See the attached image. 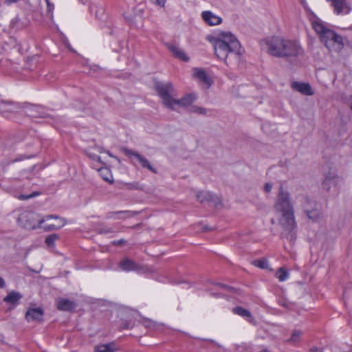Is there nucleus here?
I'll use <instances>...</instances> for the list:
<instances>
[{
  "instance_id": "nucleus-1",
  "label": "nucleus",
  "mask_w": 352,
  "mask_h": 352,
  "mask_svg": "<svg viewBox=\"0 0 352 352\" xmlns=\"http://www.w3.org/2000/svg\"><path fill=\"white\" fill-rule=\"evenodd\" d=\"M268 54L276 57L297 56L302 54L303 50L296 41L284 38L279 36H270L262 41Z\"/></svg>"
},
{
  "instance_id": "nucleus-2",
  "label": "nucleus",
  "mask_w": 352,
  "mask_h": 352,
  "mask_svg": "<svg viewBox=\"0 0 352 352\" xmlns=\"http://www.w3.org/2000/svg\"><path fill=\"white\" fill-rule=\"evenodd\" d=\"M274 208L276 212L280 215L279 223L281 226L289 232L294 231L296 228V221L292 197L289 192L285 190L282 185L278 190Z\"/></svg>"
},
{
  "instance_id": "nucleus-3",
  "label": "nucleus",
  "mask_w": 352,
  "mask_h": 352,
  "mask_svg": "<svg viewBox=\"0 0 352 352\" xmlns=\"http://www.w3.org/2000/svg\"><path fill=\"white\" fill-rule=\"evenodd\" d=\"M216 56L227 65L228 58L238 60L242 54L240 43L230 32H223L214 42Z\"/></svg>"
},
{
  "instance_id": "nucleus-4",
  "label": "nucleus",
  "mask_w": 352,
  "mask_h": 352,
  "mask_svg": "<svg viewBox=\"0 0 352 352\" xmlns=\"http://www.w3.org/2000/svg\"><path fill=\"white\" fill-rule=\"evenodd\" d=\"M312 27L322 43L330 52L340 53L344 44L341 35L329 28V25L320 19L312 22Z\"/></svg>"
},
{
  "instance_id": "nucleus-5",
  "label": "nucleus",
  "mask_w": 352,
  "mask_h": 352,
  "mask_svg": "<svg viewBox=\"0 0 352 352\" xmlns=\"http://www.w3.org/2000/svg\"><path fill=\"white\" fill-rule=\"evenodd\" d=\"M342 184V179L336 174L334 170H330L325 174L322 187L327 191L332 190L334 192H338Z\"/></svg>"
},
{
  "instance_id": "nucleus-6",
  "label": "nucleus",
  "mask_w": 352,
  "mask_h": 352,
  "mask_svg": "<svg viewBox=\"0 0 352 352\" xmlns=\"http://www.w3.org/2000/svg\"><path fill=\"white\" fill-rule=\"evenodd\" d=\"M156 90L164 104L170 109H173V103L175 100L171 96V94L174 91L173 85L170 82L158 83L156 85Z\"/></svg>"
},
{
  "instance_id": "nucleus-7",
  "label": "nucleus",
  "mask_w": 352,
  "mask_h": 352,
  "mask_svg": "<svg viewBox=\"0 0 352 352\" xmlns=\"http://www.w3.org/2000/svg\"><path fill=\"white\" fill-rule=\"evenodd\" d=\"M329 3L336 15L344 16L352 11V4L349 0H326Z\"/></svg>"
},
{
  "instance_id": "nucleus-8",
  "label": "nucleus",
  "mask_w": 352,
  "mask_h": 352,
  "mask_svg": "<svg viewBox=\"0 0 352 352\" xmlns=\"http://www.w3.org/2000/svg\"><path fill=\"white\" fill-rule=\"evenodd\" d=\"M316 202L307 197L303 198L302 208L309 219L318 221L322 218V213L315 208Z\"/></svg>"
},
{
  "instance_id": "nucleus-9",
  "label": "nucleus",
  "mask_w": 352,
  "mask_h": 352,
  "mask_svg": "<svg viewBox=\"0 0 352 352\" xmlns=\"http://www.w3.org/2000/svg\"><path fill=\"white\" fill-rule=\"evenodd\" d=\"M124 153L127 156L130 157H133L135 160H136V161L140 164L142 168H147L154 173H157L156 168L153 167V166L150 164L149 161L138 152H135L130 149H124Z\"/></svg>"
},
{
  "instance_id": "nucleus-10",
  "label": "nucleus",
  "mask_w": 352,
  "mask_h": 352,
  "mask_svg": "<svg viewBox=\"0 0 352 352\" xmlns=\"http://www.w3.org/2000/svg\"><path fill=\"white\" fill-rule=\"evenodd\" d=\"M201 17L204 22L210 26L219 25L222 22L221 16L209 10L202 12Z\"/></svg>"
},
{
  "instance_id": "nucleus-11",
  "label": "nucleus",
  "mask_w": 352,
  "mask_h": 352,
  "mask_svg": "<svg viewBox=\"0 0 352 352\" xmlns=\"http://www.w3.org/2000/svg\"><path fill=\"white\" fill-rule=\"evenodd\" d=\"M119 267L124 272L137 271L141 269L138 263L128 257H125L120 261Z\"/></svg>"
},
{
  "instance_id": "nucleus-12",
  "label": "nucleus",
  "mask_w": 352,
  "mask_h": 352,
  "mask_svg": "<svg viewBox=\"0 0 352 352\" xmlns=\"http://www.w3.org/2000/svg\"><path fill=\"white\" fill-rule=\"evenodd\" d=\"M43 316V309L41 308H32L27 311L25 318L28 322L41 321Z\"/></svg>"
},
{
  "instance_id": "nucleus-13",
  "label": "nucleus",
  "mask_w": 352,
  "mask_h": 352,
  "mask_svg": "<svg viewBox=\"0 0 352 352\" xmlns=\"http://www.w3.org/2000/svg\"><path fill=\"white\" fill-rule=\"evenodd\" d=\"M292 87L294 89L305 96H312L314 94L311 87L308 83L294 82Z\"/></svg>"
},
{
  "instance_id": "nucleus-14",
  "label": "nucleus",
  "mask_w": 352,
  "mask_h": 352,
  "mask_svg": "<svg viewBox=\"0 0 352 352\" xmlns=\"http://www.w3.org/2000/svg\"><path fill=\"white\" fill-rule=\"evenodd\" d=\"M56 302L57 308L60 311H72L76 307V303L69 299L60 298Z\"/></svg>"
},
{
  "instance_id": "nucleus-15",
  "label": "nucleus",
  "mask_w": 352,
  "mask_h": 352,
  "mask_svg": "<svg viewBox=\"0 0 352 352\" xmlns=\"http://www.w3.org/2000/svg\"><path fill=\"white\" fill-rule=\"evenodd\" d=\"M193 76L198 79L199 82L206 84L207 85V88L212 85V81L208 76L206 72L201 69H195Z\"/></svg>"
},
{
  "instance_id": "nucleus-16",
  "label": "nucleus",
  "mask_w": 352,
  "mask_h": 352,
  "mask_svg": "<svg viewBox=\"0 0 352 352\" xmlns=\"http://www.w3.org/2000/svg\"><path fill=\"white\" fill-rule=\"evenodd\" d=\"M196 99V96L193 94H187L179 100L175 99L173 103V109H175V107L182 106L186 107L190 105Z\"/></svg>"
},
{
  "instance_id": "nucleus-17",
  "label": "nucleus",
  "mask_w": 352,
  "mask_h": 352,
  "mask_svg": "<svg viewBox=\"0 0 352 352\" xmlns=\"http://www.w3.org/2000/svg\"><path fill=\"white\" fill-rule=\"evenodd\" d=\"M168 47L169 50L173 54L175 57L184 61H188L189 60V58L186 55L184 52L177 46L174 45H169Z\"/></svg>"
},
{
  "instance_id": "nucleus-18",
  "label": "nucleus",
  "mask_w": 352,
  "mask_h": 352,
  "mask_svg": "<svg viewBox=\"0 0 352 352\" xmlns=\"http://www.w3.org/2000/svg\"><path fill=\"white\" fill-rule=\"evenodd\" d=\"M67 224V221L65 219H60V222H58L56 224H47L43 225L41 228H42L45 232H50L53 230H57L62 228L64 226Z\"/></svg>"
},
{
  "instance_id": "nucleus-19",
  "label": "nucleus",
  "mask_w": 352,
  "mask_h": 352,
  "mask_svg": "<svg viewBox=\"0 0 352 352\" xmlns=\"http://www.w3.org/2000/svg\"><path fill=\"white\" fill-rule=\"evenodd\" d=\"M56 219L58 221V222H60V219H63L62 217H60L59 216H57V215H53V214H50V215H47L45 217H44L43 218L38 220V226H36L35 224H26L25 226L28 228H31V229H36L37 228H41L42 227V224L44 223V222H45L46 221H48L50 219Z\"/></svg>"
},
{
  "instance_id": "nucleus-20",
  "label": "nucleus",
  "mask_w": 352,
  "mask_h": 352,
  "mask_svg": "<svg viewBox=\"0 0 352 352\" xmlns=\"http://www.w3.org/2000/svg\"><path fill=\"white\" fill-rule=\"evenodd\" d=\"M116 350L114 342L99 344L95 346V352H113Z\"/></svg>"
},
{
  "instance_id": "nucleus-21",
  "label": "nucleus",
  "mask_w": 352,
  "mask_h": 352,
  "mask_svg": "<svg viewBox=\"0 0 352 352\" xmlns=\"http://www.w3.org/2000/svg\"><path fill=\"white\" fill-rule=\"evenodd\" d=\"M100 177L106 182L112 184L113 182V176L111 170L106 167H102L98 169Z\"/></svg>"
},
{
  "instance_id": "nucleus-22",
  "label": "nucleus",
  "mask_w": 352,
  "mask_h": 352,
  "mask_svg": "<svg viewBox=\"0 0 352 352\" xmlns=\"http://www.w3.org/2000/svg\"><path fill=\"white\" fill-rule=\"evenodd\" d=\"M21 297V295H20L19 293L16 292H11L3 298V301L14 305Z\"/></svg>"
},
{
  "instance_id": "nucleus-23",
  "label": "nucleus",
  "mask_w": 352,
  "mask_h": 352,
  "mask_svg": "<svg viewBox=\"0 0 352 352\" xmlns=\"http://www.w3.org/2000/svg\"><path fill=\"white\" fill-rule=\"evenodd\" d=\"M197 197L201 203H204V201H211L213 195L209 192H200L197 194Z\"/></svg>"
},
{
  "instance_id": "nucleus-24",
  "label": "nucleus",
  "mask_w": 352,
  "mask_h": 352,
  "mask_svg": "<svg viewBox=\"0 0 352 352\" xmlns=\"http://www.w3.org/2000/svg\"><path fill=\"white\" fill-rule=\"evenodd\" d=\"M276 277L280 282H283L288 278L289 273L285 267H280L277 270V272L276 273Z\"/></svg>"
},
{
  "instance_id": "nucleus-25",
  "label": "nucleus",
  "mask_w": 352,
  "mask_h": 352,
  "mask_svg": "<svg viewBox=\"0 0 352 352\" xmlns=\"http://www.w3.org/2000/svg\"><path fill=\"white\" fill-rule=\"evenodd\" d=\"M59 239L60 236L57 234H50L45 238V243L48 247L54 248L56 241Z\"/></svg>"
},
{
  "instance_id": "nucleus-26",
  "label": "nucleus",
  "mask_w": 352,
  "mask_h": 352,
  "mask_svg": "<svg viewBox=\"0 0 352 352\" xmlns=\"http://www.w3.org/2000/svg\"><path fill=\"white\" fill-rule=\"evenodd\" d=\"M232 311L234 314L239 315L241 316H243V317H250L251 316L250 312L248 309H245L241 307H236L233 308Z\"/></svg>"
},
{
  "instance_id": "nucleus-27",
  "label": "nucleus",
  "mask_w": 352,
  "mask_h": 352,
  "mask_svg": "<svg viewBox=\"0 0 352 352\" xmlns=\"http://www.w3.org/2000/svg\"><path fill=\"white\" fill-rule=\"evenodd\" d=\"M302 332L299 330H295L293 331L290 341L294 343H297L300 340Z\"/></svg>"
},
{
  "instance_id": "nucleus-28",
  "label": "nucleus",
  "mask_w": 352,
  "mask_h": 352,
  "mask_svg": "<svg viewBox=\"0 0 352 352\" xmlns=\"http://www.w3.org/2000/svg\"><path fill=\"white\" fill-rule=\"evenodd\" d=\"M253 263L256 267L261 269H266L268 267V262L265 259L256 260Z\"/></svg>"
},
{
  "instance_id": "nucleus-29",
  "label": "nucleus",
  "mask_w": 352,
  "mask_h": 352,
  "mask_svg": "<svg viewBox=\"0 0 352 352\" xmlns=\"http://www.w3.org/2000/svg\"><path fill=\"white\" fill-rule=\"evenodd\" d=\"M40 193L38 192H32V194L29 195H21L19 197V199H21V200H26V199H30V198H33V197H35L36 196H38Z\"/></svg>"
},
{
  "instance_id": "nucleus-30",
  "label": "nucleus",
  "mask_w": 352,
  "mask_h": 352,
  "mask_svg": "<svg viewBox=\"0 0 352 352\" xmlns=\"http://www.w3.org/2000/svg\"><path fill=\"white\" fill-rule=\"evenodd\" d=\"M47 4V10L49 13L52 15L53 11L54 10V5L50 1V0H45Z\"/></svg>"
},
{
  "instance_id": "nucleus-31",
  "label": "nucleus",
  "mask_w": 352,
  "mask_h": 352,
  "mask_svg": "<svg viewBox=\"0 0 352 352\" xmlns=\"http://www.w3.org/2000/svg\"><path fill=\"white\" fill-rule=\"evenodd\" d=\"M194 111L199 114H205L206 110L202 107H195Z\"/></svg>"
},
{
  "instance_id": "nucleus-32",
  "label": "nucleus",
  "mask_w": 352,
  "mask_h": 352,
  "mask_svg": "<svg viewBox=\"0 0 352 352\" xmlns=\"http://www.w3.org/2000/svg\"><path fill=\"white\" fill-rule=\"evenodd\" d=\"M167 0H155V4L161 8H164Z\"/></svg>"
},
{
  "instance_id": "nucleus-33",
  "label": "nucleus",
  "mask_w": 352,
  "mask_h": 352,
  "mask_svg": "<svg viewBox=\"0 0 352 352\" xmlns=\"http://www.w3.org/2000/svg\"><path fill=\"white\" fill-rule=\"evenodd\" d=\"M112 243L115 245H122L126 243V241L122 239L118 241H113Z\"/></svg>"
},
{
  "instance_id": "nucleus-34",
  "label": "nucleus",
  "mask_w": 352,
  "mask_h": 352,
  "mask_svg": "<svg viewBox=\"0 0 352 352\" xmlns=\"http://www.w3.org/2000/svg\"><path fill=\"white\" fill-rule=\"evenodd\" d=\"M89 156L97 162H100V157L95 154H89Z\"/></svg>"
},
{
  "instance_id": "nucleus-35",
  "label": "nucleus",
  "mask_w": 352,
  "mask_h": 352,
  "mask_svg": "<svg viewBox=\"0 0 352 352\" xmlns=\"http://www.w3.org/2000/svg\"><path fill=\"white\" fill-rule=\"evenodd\" d=\"M272 189V185L270 183H267L265 185V190L267 192H270Z\"/></svg>"
},
{
  "instance_id": "nucleus-36",
  "label": "nucleus",
  "mask_w": 352,
  "mask_h": 352,
  "mask_svg": "<svg viewBox=\"0 0 352 352\" xmlns=\"http://www.w3.org/2000/svg\"><path fill=\"white\" fill-rule=\"evenodd\" d=\"M18 1V0H5L4 1V3L5 4H6L7 6H10L11 4L12 3H15Z\"/></svg>"
},
{
  "instance_id": "nucleus-37",
  "label": "nucleus",
  "mask_w": 352,
  "mask_h": 352,
  "mask_svg": "<svg viewBox=\"0 0 352 352\" xmlns=\"http://www.w3.org/2000/svg\"><path fill=\"white\" fill-rule=\"evenodd\" d=\"M5 287V281L4 280L0 277V288H3Z\"/></svg>"
},
{
  "instance_id": "nucleus-38",
  "label": "nucleus",
  "mask_w": 352,
  "mask_h": 352,
  "mask_svg": "<svg viewBox=\"0 0 352 352\" xmlns=\"http://www.w3.org/2000/svg\"><path fill=\"white\" fill-rule=\"evenodd\" d=\"M8 103L5 101H0V111L2 110L4 105L7 104Z\"/></svg>"
},
{
  "instance_id": "nucleus-39",
  "label": "nucleus",
  "mask_w": 352,
  "mask_h": 352,
  "mask_svg": "<svg viewBox=\"0 0 352 352\" xmlns=\"http://www.w3.org/2000/svg\"><path fill=\"white\" fill-rule=\"evenodd\" d=\"M311 351L312 352H322V349L318 350V348H312Z\"/></svg>"
},
{
  "instance_id": "nucleus-40",
  "label": "nucleus",
  "mask_w": 352,
  "mask_h": 352,
  "mask_svg": "<svg viewBox=\"0 0 352 352\" xmlns=\"http://www.w3.org/2000/svg\"><path fill=\"white\" fill-rule=\"evenodd\" d=\"M116 213V214H126V213H131V212H129V211H120V212H117Z\"/></svg>"
},
{
  "instance_id": "nucleus-41",
  "label": "nucleus",
  "mask_w": 352,
  "mask_h": 352,
  "mask_svg": "<svg viewBox=\"0 0 352 352\" xmlns=\"http://www.w3.org/2000/svg\"><path fill=\"white\" fill-rule=\"evenodd\" d=\"M34 216H35V214H28V217L31 218V219H34Z\"/></svg>"
},
{
  "instance_id": "nucleus-42",
  "label": "nucleus",
  "mask_w": 352,
  "mask_h": 352,
  "mask_svg": "<svg viewBox=\"0 0 352 352\" xmlns=\"http://www.w3.org/2000/svg\"><path fill=\"white\" fill-rule=\"evenodd\" d=\"M260 352H270L267 349H263Z\"/></svg>"
},
{
  "instance_id": "nucleus-43",
  "label": "nucleus",
  "mask_w": 352,
  "mask_h": 352,
  "mask_svg": "<svg viewBox=\"0 0 352 352\" xmlns=\"http://www.w3.org/2000/svg\"><path fill=\"white\" fill-rule=\"evenodd\" d=\"M98 151L101 153L102 152V148H98Z\"/></svg>"
},
{
  "instance_id": "nucleus-44",
  "label": "nucleus",
  "mask_w": 352,
  "mask_h": 352,
  "mask_svg": "<svg viewBox=\"0 0 352 352\" xmlns=\"http://www.w3.org/2000/svg\"><path fill=\"white\" fill-rule=\"evenodd\" d=\"M17 161H18V160H14L12 161V162H17Z\"/></svg>"
},
{
  "instance_id": "nucleus-45",
  "label": "nucleus",
  "mask_w": 352,
  "mask_h": 352,
  "mask_svg": "<svg viewBox=\"0 0 352 352\" xmlns=\"http://www.w3.org/2000/svg\"><path fill=\"white\" fill-rule=\"evenodd\" d=\"M128 19H129V20H132V18H131V17H128Z\"/></svg>"
}]
</instances>
